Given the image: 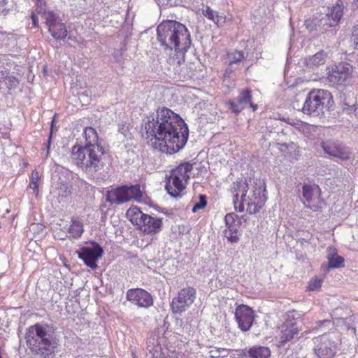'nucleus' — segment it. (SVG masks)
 Instances as JSON below:
<instances>
[{"instance_id": "50", "label": "nucleus", "mask_w": 358, "mask_h": 358, "mask_svg": "<svg viewBox=\"0 0 358 358\" xmlns=\"http://www.w3.org/2000/svg\"><path fill=\"white\" fill-rule=\"evenodd\" d=\"M51 135H52V132L50 133V136H49V142L50 141Z\"/></svg>"}, {"instance_id": "11", "label": "nucleus", "mask_w": 358, "mask_h": 358, "mask_svg": "<svg viewBox=\"0 0 358 358\" xmlns=\"http://www.w3.org/2000/svg\"><path fill=\"white\" fill-rule=\"evenodd\" d=\"M196 289L192 287H186L181 289L178 296L173 298L171 308L174 313L180 314L185 311L194 301L196 299Z\"/></svg>"}, {"instance_id": "2", "label": "nucleus", "mask_w": 358, "mask_h": 358, "mask_svg": "<svg viewBox=\"0 0 358 358\" xmlns=\"http://www.w3.org/2000/svg\"><path fill=\"white\" fill-rule=\"evenodd\" d=\"M157 38L165 50H174L182 58L192 44L186 26L174 20L164 21L157 26Z\"/></svg>"}, {"instance_id": "45", "label": "nucleus", "mask_w": 358, "mask_h": 358, "mask_svg": "<svg viewBox=\"0 0 358 358\" xmlns=\"http://www.w3.org/2000/svg\"><path fill=\"white\" fill-rule=\"evenodd\" d=\"M39 180V174L36 171H34L31 173V181L32 182H38Z\"/></svg>"}, {"instance_id": "31", "label": "nucleus", "mask_w": 358, "mask_h": 358, "mask_svg": "<svg viewBox=\"0 0 358 358\" xmlns=\"http://www.w3.org/2000/svg\"><path fill=\"white\" fill-rule=\"evenodd\" d=\"M229 351L226 348H213L208 352L210 358H224L227 357Z\"/></svg>"}, {"instance_id": "17", "label": "nucleus", "mask_w": 358, "mask_h": 358, "mask_svg": "<svg viewBox=\"0 0 358 358\" xmlns=\"http://www.w3.org/2000/svg\"><path fill=\"white\" fill-rule=\"evenodd\" d=\"M127 299L139 307H150L153 304L151 294L143 289H130L127 292Z\"/></svg>"}, {"instance_id": "9", "label": "nucleus", "mask_w": 358, "mask_h": 358, "mask_svg": "<svg viewBox=\"0 0 358 358\" xmlns=\"http://www.w3.org/2000/svg\"><path fill=\"white\" fill-rule=\"evenodd\" d=\"M333 334H324L313 339L314 353L317 358H334L338 343Z\"/></svg>"}, {"instance_id": "14", "label": "nucleus", "mask_w": 358, "mask_h": 358, "mask_svg": "<svg viewBox=\"0 0 358 358\" xmlns=\"http://www.w3.org/2000/svg\"><path fill=\"white\" fill-rule=\"evenodd\" d=\"M252 91L248 89L243 90L236 98L230 100L228 104L230 106V109L237 114L248 106H250L253 111H255L258 106L252 103Z\"/></svg>"}, {"instance_id": "25", "label": "nucleus", "mask_w": 358, "mask_h": 358, "mask_svg": "<svg viewBox=\"0 0 358 358\" xmlns=\"http://www.w3.org/2000/svg\"><path fill=\"white\" fill-rule=\"evenodd\" d=\"M0 76V78H4L3 88L11 90L19 84L18 80L8 70H1Z\"/></svg>"}, {"instance_id": "22", "label": "nucleus", "mask_w": 358, "mask_h": 358, "mask_svg": "<svg viewBox=\"0 0 358 358\" xmlns=\"http://www.w3.org/2000/svg\"><path fill=\"white\" fill-rule=\"evenodd\" d=\"M327 259L329 262V268H336L344 267V258L338 255V251L334 246H329L327 250Z\"/></svg>"}, {"instance_id": "21", "label": "nucleus", "mask_w": 358, "mask_h": 358, "mask_svg": "<svg viewBox=\"0 0 358 358\" xmlns=\"http://www.w3.org/2000/svg\"><path fill=\"white\" fill-rule=\"evenodd\" d=\"M162 227V219L145 214L139 229L146 234H157Z\"/></svg>"}, {"instance_id": "44", "label": "nucleus", "mask_w": 358, "mask_h": 358, "mask_svg": "<svg viewBox=\"0 0 358 358\" xmlns=\"http://www.w3.org/2000/svg\"><path fill=\"white\" fill-rule=\"evenodd\" d=\"M226 230L233 233L234 235L237 234L238 229L236 224L227 227Z\"/></svg>"}, {"instance_id": "37", "label": "nucleus", "mask_w": 358, "mask_h": 358, "mask_svg": "<svg viewBox=\"0 0 358 358\" xmlns=\"http://www.w3.org/2000/svg\"><path fill=\"white\" fill-rule=\"evenodd\" d=\"M214 22L219 27L222 26L226 22V17L223 13H217Z\"/></svg>"}, {"instance_id": "39", "label": "nucleus", "mask_w": 358, "mask_h": 358, "mask_svg": "<svg viewBox=\"0 0 358 358\" xmlns=\"http://www.w3.org/2000/svg\"><path fill=\"white\" fill-rule=\"evenodd\" d=\"M236 70V67L232 65V64H230L229 63V66L227 68L226 71H225V73H224V78H231L232 77V74L234 73V72Z\"/></svg>"}, {"instance_id": "10", "label": "nucleus", "mask_w": 358, "mask_h": 358, "mask_svg": "<svg viewBox=\"0 0 358 358\" xmlns=\"http://www.w3.org/2000/svg\"><path fill=\"white\" fill-rule=\"evenodd\" d=\"M353 76L352 66L347 63H340L332 66L328 73L327 80L331 86H346L350 84Z\"/></svg>"}, {"instance_id": "51", "label": "nucleus", "mask_w": 358, "mask_h": 358, "mask_svg": "<svg viewBox=\"0 0 358 358\" xmlns=\"http://www.w3.org/2000/svg\"><path fill=\"white\" fill-rule=\"evenodd\" d=\"M357 1H358V0H356Z\"/></svg>"}, {"instance_id": "4", "label": "nucleus", "mask_w": 358, "mask_h": 358, "mask_svg": "<svg viewBox=\"0 0 358 358\" xmlns=\"http://www.w3.org/2000/svg\"><path fill=\"white\" fill-rule=\"evenodd\" d=\"M103 155L104 150L101 145H75L71 148V158L73 163L87 175L95 178L103 171Z\"/></svg>"}, {"instance_id": "40", "label": "nucleus", "mask_w": 358, "mask_h": 358, "mask_svg": "<svg viewBox=\"0 0 358 358\" xmlns=\"http://www.w3.org/2000/svg\"><path fill=\"white\" fill-rule=\"evenodd\" d=\"M352 36L354 38V45L355 48L358 49V25L354 27Z\"/></svg>"}, {"instance_id": "7", "label": "nucleus", "mask_w": 358, "mask_h": 358, "mask_svg": "<svg viewBox=\"0 0 358 358\" xmlns=\"http://www.w3.org/2000/svg\"><path fill=\"white\" fill-rule=\"evenodd\" d=\"M192 170V164L185 162L171 171L165 185V189L170 196L174 198L180 196L181 192L185 189V183L189 178V173Z\"/></svg>"}, {"instance_id": "16", "label": "nucleus", "mask_w": 358, "mask_h": 358, "mask_svg": "<svg viewBox=\"0 0 358 358\" xmlns=\"http://www.w3.org/2000/svg\"><path fill=\"white\" fill-rule=\"evenodd\" d=\"M235 318L239 328L243 331H248L252 325L255 315L253 310L246 305H240L236 308Z\"/></svg>"}, {"instance_id": "36", "label": "nucleus", "mask_w": 358, "mask_h": 358, "mask_svg": "<svg viewBox=\"0 0 358 358\" xmlns=\"http://www.w3.org/2000/svg\"><path fill=\"white\" fill-rule=\"evenodd\" d=\"M224 236L231 243H237L239 240V238L237 234L234 235L233 233H231L226 229L224 230Z\"/></svg>"}, {"instance_id": "23", "label": "nucleus", "mask_w": 358, "mask_h": 358, "mask_svg": "<svg viewBox=\"0 0 358 358\" xmlns=\"http://www.w3.org/2000/svg\"><path fill=\"white\" fill-rule=\"evenodd\" d=\"M127 217L129 219V220L136 226L139 227L141 226L143 218L145 215V213H143L138 207H131L129 208L127 211Z\"/></svg>"}, {"instance_id": "32", "label": "nucleus", "mask_w": 358, "mask_h": 358, "mask_svg": "<svg viewBox=\"0 0 358 358\" xmlns=\"http://www.w3.org/2000/svg\"><path fill=\"white\" fill-rule=\"evenodd\" d=\"M199 202L196 203L192 208V211L193 213H196L199 210L203 209L207 205L206 196L205 195H199Z\"/></svg>"}, {"instance_id": "42", "label": "nucleus", "mask_w": 358, "mask_h": 358, "mask_svg": "<svg viewBox=\"0 0 358 358\" xmlns=\"http://www.w3.org/2000/svg\"><path fill=\"white\" fill-rule=\"evenodd\" d=\"M38 182L30 181L29 187L33 189L34 194L37 196L38 194Z\"/></svg>"}, {"instance_id": "47", "label": "nucleus", "mask_w": 358, "mask_h": 358, "mask_svg": "<svg viewBox=\"0 0 358 358\" xmlns=\"http://www.w3.org/2000/svg\"><path fill=\"white\" fill-rule=\"evenodd\" d=\"M31 19H32V22H33L34 25L36 26V25L37 17H36V16L34 14L31 15Z\"/></svg>"}, {"instance_id": "20", "label": "nucleus", "mask_w": 358, "mask_h": 358, "mask_svg": "<svg viewBox=\"0 0 358 358\" xmlns=\"http://www.w3.org/2000/svg\"><path fill=\"white\" fill-rule=\"evenodd\" d=\"M294 320V315H288V318L280 326L279 338L282 343L292 340L295 335L299 334L300 329Z\"/></svg>"}, {"instance_id": "30", "label": "nucleus", "mask_w": 358, "mask_h": 358, "mask_svg": "<svg viewBox=\"0 0 358 358\" xmlns=\"http://www.w3.org/2000/svg\"><path fill=\"white\" fill-rule=\"evenodd\" d=\"M323 279L321 278L315 277L310 280L308 284V290L309 291H316L318 292L320 290L322 285L323 283Z\"/></svg>"}, {"instance_id": "34", "label": "nucleus", "mask_w": 358, "mask_h": 358, "mask_svg": "<svg viewBox=\"0 0 358 358\" xmlns=\"http://www.w3.org/2000/svg\"><path fill=\"white\" fill-rule=\"evenodd\" d=\"M237 217H238L237 215H236L234 213H227L224 217L226 227L236 224L235 222H236V219L237 218Z\"/></svg>"}, {"instance_id": "35", "label": "nucleus", "mask_w": 358, "mask_h": 358, "mask_svg": "<svg viewBox=\"0 0 358 358\" xmlns=\"http://www.w3.org/2000/svg\"><path fill=\"white\" fill-rule=\"evenodd\" d=\"M217 13V11L212 10L210 7H206V8L203 10V14L204 15V16L208 18L209 20H213V22L215 20V17Z\"/></svg>"}, {"instance_id": "26", "label": "nucleus", "mask_w": 358, "mask_h": 358, "mask_svg": "<svg viewBox=\"0 0 358 358\" xmlns=\"http://www.w3.org/2000/svg\"><path fill=\"white\" fill-rule=\"evenodd\" d=\"M327 54L324 51H319L312 56L306 58V63L310 67L317 66L325 63Z\"/></svg>"}, {"instance_id": "19", "label": "nucleus", "mask_w": 358, "mask_h": 358, "mask_svg": "<svg viewBox=\"0 0 358 358\" xmlns=\"http://www.w3.org/2000/svg\"><path fill=\"white\" fill-rule=\"evenodd\" d=\"M41 17L45 20L48 31L53 38H61V34L62 36H64L63 34H64V30L59 32V34L55 31L56 27H62V21L58 13L52 10H45L41 13Z\"/></svg>"}, {"instance_id": "46", "label": "nucleus", "mask_w": 358, "mask_h": 358, "mask_svg": "<svg viewBox=\"0 0 358 358\" xmlns=\"http://www.w3.org/2000/svg\"><path fill=\"white\" fill-rule=\"evenodd\" d=\"M348 111L351 113H353L355 112L356 110H357V105L356 104H353L352 106H349L347 108Z\"/></svg>"}, {"instance_id": "15", "label": "nucleus", "mask_w": 358, "mask_h": 358, "mask_svg": "<svg viewBox=\"0 0 358 358\" xmlns=\"http://www.w3.org/2000/svg\"><path fill=\"white\" fill-rule=\"evenodd\" d=\"M92 248H83L78 257L85 264L92 269L97 268L96 261L103 253V250L99 244L92 242Z\"/></svg>"}, {"instance_id": "43", "label": "nucleus", "mask_w": 358, "mask_h": 358, "mask_svg": "<svg viewBox=\"0 0 358 358\" xmlns=\"http://www.w3.org/2000/svg\"><path fill=\"white\" fill-rule=\"evenodd\" d=\"M305 24L306 28L310 31H313V30L316 29L317 30L316 27V24L313 22L312 20H306L305 22Z\"/></svg>"}, {"instance_id": "24", "label": "nucleus", "mask_w": 358, "mask_h": 358, "mask_svg": "<svg viewBox=\"0 0 358 358\" xmlns=\"http://www.w3.org/2000/svg\"><path fill=\"white\" fill-rule=\"evenodd\" d=\"M249 358H269L271 350L268 347L254 346L248 351Z\"/></svg>"}, {"instance_id": "29", "label": "nucleus", "mask_w": 358, "mask_h": 358, "mask_svg": "<svg viewBox=\"0 0 358 358\" xmlns=\"http://www.w3.org/2000/svg\"><path fill=\"white\" fill-rule=\"evenodd\" d=\"M245 58L243 51L236 50L228 54L229 63L234 66L239 65Z\"/></svg>"}, {"instance_id": "8", "label": "nucleus", "mask_w": 358, "mask_h": 358, "mask_svg": "<svg viewBox=\"0 0 358 358\" xmlns=\"http://www.w3.org/2000/svg\"><path fill=\"white\" fill-rule=\"evenodd\" d=\"M142 192L139 185H122L108 190L106 194V201L111 204H122L131 200H140Z\"/></svg>"}, {"instance_id": "1", "label": "nucleus", "mask_w": 358, "mask_h": 358, "mask_svg": "<svg viewBox=\"0 0 358 358\" xmlns=\"http://www.w3.org/2000/svg\"><path fill=\"white\" fill-rule=\"evenodd\" d=\"M142 136L161 152L172 155L186 144L189 129L183 120L167 108H159L156 115L146 117Z\"/></svg>"}, {"instance_id": "38", "label": "nucleus", "mask_w": 358, "mask_h": 358, "mask_svg": "<svg viewBox=\"0 0 358 358\" xmlns=\"http://www.w3.org/2000/svg\"><path fill=\"white\" fill-rule=\"evenodd\" d=\"M64 30L65 31L64 34H63L64 36L61 35V38H54L56 39V40H63V39H64L66 37V36H67V29L66 28L65 24L62 22V27H56L55 29V32L59 34V32H62Z\"/></svg>"}, {"instance_id": "6", "label": "nucleus", "mask_w": 358, "mask_h": 358, "mask_svg": "<svg viewBox=\"0 0 358 358\" xmlns=\"http://www.w3.org/2000/svg\"><path fill=\"white\" fill-rule=\"evenodd\" d=\"M331 94L325 90H314L307 95L301 111L313 117L324 114V108L333 102Z\"/></svg>"}, {"instance_id": "27", "label": "nucleus", "mask_w": 358, "mask_h": 358, "mask_svg": "<svg viewBox=\"0 0 358 358\" xmlns=\"http://www.w3.org/2000/svg\"><path fill=\"white\" fill-rule=\"evenodd\" d=\"M83 231L84 230L83 223L78 220L77 219H72L71 224L69 228V233L70 234V237L78 239L82 236Z\"/></svg>"}, {"instance_id": "13", "label": "nucleus", "mask_w": 358, "mask_h": 358, "mask_svg": "<svg viewBox=\"0 0 358 358\" xmlns=\"http://www.w3.org/2000/svg\"><path fill=\"white\" fill-rule=\"evenodd\" d=\"M343 15V5L338 3L329 8L327 14L319 21L318 27L320 31H326L328 28L337 26Z\"/></svg>"}, {"instance_id": "49", "label": "nucleus", "mask_w": 358, "mask_h": 358, "mask_svg": "<svg viewBox=\"0 0 358 358\" xmlns=\"http://www.w3.org/2000/svg\"><path fill=\"white\" fill-rule=\"evenodd\" d=\"M178 64H180V58H178Z\"/></svg>"}, {"instance_id": "41", "label": "nucleus", "mask_w": 358, "mask_h": 358, "mask_svg": "<svg viewBox=\"0 0 358 358\" xmlns=\"http://www.w3.org/2000/svg\"><path fill=\"white\" fill-rule=\"evenodd\" d=\"M7 3L8 0H0V13H2L4 15L8 12V10L5 7Z\"/></svg>"}, {"instance_id": "33", "label": "nucleus", "mask_w": 358, "mask_h": 358, "mask_svg": "<svg viewBox=\"0 0 358 358\" xmlns=\"http://www.w3.org/2000/svg\"><path fill=\"white\" fill-rule=\"evenodd\" d=\"M57 190L58 194L62 197H68L71 194L70 188L66 184L61 183Z\"/></svg>"}, {"instance_id": "5", "label": "nucleus", "mask_w": 358, "mask_h": 358, "mask_svg": "<svg viewBox=\"0 0 358 358\" xmlns=\"http://www.w3.org/2000/svg\"><path fill=\"white\" fill-rule=\"evenodd\" d=\"M248 184L246 180L238 179L231 185V192L233 195V204L236 211L243 212L247 205L246 211L249 214L257 213L264 205L266 197L264 195L265 189L261 187L253 190L252 196H247Z\"/></svg>"}, {"instance_id": "12", "label": "nucleus", "mask_w": 358, "mask_h": 358, "mask_svg": "<svg viewBox=\"0 0 358 358\" xmlns=\"http://www.w3.org/2000/svg\"><path fill=\"white\" fill-rule=\"evenodd\" d=\"M301 198L305 207L317 210L319 205L322 202L321 189L317 185L304 184L301 189Z\"/></svg>"}, {"instance_id": "18", "label": "nucleus", "mask_w": 358, "mask_h": 358, "mask_svg": "<svg viewBox=\"0 0 358 358\" xmlns=\"http://www.w3.org/2000/svg\"><path fill=\"white\" fill-rule=\"evenodd\" d=\"M322 148L325 153L330 156L346 160L350 158V151L337 141L329 140L322 143Z\"/></svg>"}, {"instance_id": "3", "label": "nucleus", "mask_w": 358, "mask_h": 358, "mask_svg": "<svg viewBox=\"0 0 358 358\" xmlns=\"http://www.w3.org/2000/svg\"><path fill=\"white\" fill-rule=\"evenodd\" d=\"M26 343L30 350L43 358H53L58 348L55 329L48 324L36 323L26 332Z\"/></svg>"}, {"instance_id": "28", "label": "nucleus", "mask_w": 358, "mask_h": 358, "mask_svg": "<svg viewBox=\"0 0 358 358\" xmlns=\"http://www.w3.org/2000/svg\"><path fill=\"white\" fill-rule=\"evenodd\" d=\"M83 135L86 140L85 145H99L98 143V135L96 131L93 127H87L85 129Z\"/></svg>"}, {"instance_id": "48", "label": "nucleus", "mask_w": 358, "mask_h": 358, "mask_svg": "<svg viewBox=\"0 0 358 358\" xmlns=\"http://www.w3.org/2000/svg\"><path fill=\"white\" fill-rule=\"evenodd\" d=\"M326 322H329V323L330 321L327 320H322V321H319L317 322V324H320V325H322V324L326 323Z\"/></svg>"}]
</instances>
